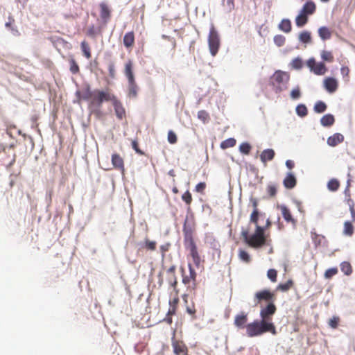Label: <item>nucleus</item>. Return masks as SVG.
<instances>
[{
  "label": "nucleus",
  "instance_id": "obj_45",
  "mask_svg": "<svg viewBox=\"0 0 355 355\" xmlns=\"http://www.w3.org/2000/svg\"><path fill=\"white\" fill-rule=\"evenodd\" d=\"M168 282L171 286L173 288L176 293H178V289L177 288L178 285V279L176 275L169 276L168 278Z\"/></svg>",
  "mask_w": 355,
  "mask_h": 355
},
{
  "label": "nucleus",
  "instance_id": "obj_35",
  "mask_svg": "<svg viewBox=\"0 0 355 355\" xmlns=\"http://www.w3.org/2000/svg\"><path fill=\"white\" fill-rule=\"evenodd\" d=\"M299 40L304 44L311 43V35L310 32L307 31H304L301 32L299 35Z\"/></svg>",
  "mask_w": 355,
  "mask_h": 355
},
{
  "label": "nucleus",
  "instance_id": "obj_12",
  "mask_svg": "<svg viewBox=\"0 0 355 355\" xmlns=\"http://www.w3.org/2000/svg\"><path fill=\"white\" fill-rule=\"evenodd\" d=\"M172 347L175 355H188V348L183 341L175 340L173 337Z\"/></svg>",
  "mask_w": 355,
  "mask_h": 355
},
{
  "label": "nucleus",
  "instance_id": "obj_27",
  "mask_svg": "<svg viewBox=\"0 0 355 355\" xmlns=\"http://www.w3.org/2000/svg\"><path fill=\"white\" fill-rule=\"evenodd\" d=\"M80 49L83 52V55L87 59L89 60L92 58V51L91 47L87 42L83 40L80 43Z\"/></svg>",
  "mask_w": 355,
  "mask_h": 355
},
{
  "label": "nucleus",
  "instance_id": "obj_39",
  "mask_svg": "<svg viewBox=\"0 0 355 355\" xmlns=\"http://www.w3.org/2000/svg\"><path fill=\"white\" fill-rule=\"evenodd\" d=\"M340 187V182L337 179H331L327 184V188L331 191H336Z\"/></svg>",
  "mask_w": 355,
  "mask_h": 355
},
{
  "label": "nucleus",
  "instance_id": "obj_23",
  "mask_svg": "<svg viewBox=\"0 0 355 355\" xmlns=\"http://www.w3.org/2000/svg\"><path fill=\"white\" fill-rule=\"evenodd\" d=\"M99 7L101 17L105 22H107L110 18V10L108 6L103 2L100 3Z\"/></svg>",
  "mask_w": 355,
  "mask_h": 355
},
{
  "label": "nucleus",
  "instance_id": "obj_1",
  "mask_svg": "<svg viewBox=\"0 0 355 355\" xmlns=\"http://www.w3.org/2000/svg\"><path fill=\"white\" fill-rule=\"evenodd\" d=\"M269 332L272 335L277 334L274 323L266 322L262 320H255L246 325V334L249 337H257Z\"/></svg>",
  "mask_w": 355,
  "mask_h": 355
},
{
  "label": "nucleus",
  "instance_id": "obj_3",
  "mask_svg": "<svg viewBox=\"0 0 355 355\" xmlns=\"http://www.w3.org/2000/svg\"><path fill=\"white\" fill-rule=\"evenodd\" d=\"M182 231L185 247L189 250V255L191 257L194 264L198 267L200 263V257L193 237V229L187 225V220L184 223Z\"/></svg>",
  "mask_w": 355,
  "mask_h": 355
},
{
  "label": "nucleus",
  "instance_id": "obj_47",
  "mask_svg": "<svg viewBox=\"0 0 355 355\" xmlns=\"http://www.w3.org/2000/svg\"><path fill=\"white\" fill-rule=\"evenodd\" d=\"M337 273H338L337 268H336V267L331 268L327 269L325 271L324 276L325 279H331L334 275H336Z\"/></svg>",
  "mask_w": 355,
  "mask_h": 355
},
{
  "label": "nucleus",
  "instance_id": "obj_36",
  "mask_svg": "<svg viewBox=\"0 0 355 355\" xmlns=\"http://www.w3.org/2000/svg\"><path fill=\"white\" fill-rule=\"evenodd\" d=\"M293 286V282L291 279L288 280L284 284H279L276 287V291H280L282 292H286L290 290Z\"/></svg>",
  "mask_w": 355,
  "mask_h": 355
},
{
  "label": "nucleus",
  "instance_id": "obj_29",
  "mask_svg": "<svg viewBox=\"0 0 355 355\" xmlns=\"http://www.w3.org/2000/svg\"><path fill=\"white\" fill-rule=\"evenodd\" d=\"M335 122L334 116L331 114L324 115L321 119L320 123L324 127H329L332 125Z\"/></svg>",
  "mask_w": 355,
  "mask_h": 355
},
{
  "label": "nucleus",
  "instance_id": "obj_5",
  "mask_svg": "<svg viewBox=\"0 0 355 355\" xmlns=\"http://www.w3.org/2000/svg\"><path fill=\"white\" fill-rule=\"evenodd\" d=\"M290 80L288 73L281 70L276 71L270 77V83L276 93H279L287 88Z\"/></svg>",
  "mask_w": 355,
  "mask_h": 355
},
{
  "label": "nucleus",
  "instance_id": "obj_24",
  "mask_svg": "<svg viewBox=\"0 0 355 355\" xmlns=\"http://www.w3.org/2000/svg\"><path fill=\"white\" fill-rule=\"evenodd\" d=\"M132 62L129 60L125 64L124 73L128 78V83H133L135 77L132 71Z\"/></svg>",
  "mask_w": 355,
  "mask_h": 355
},
{
  "label": "nucleus",
  "instance_id": "obj_37",
  "mask_svg": "<svg viewBox=\"0 0 355 355\" xmlns=\"http://www.w3.org/2000/svg\"><path fill=\"white\" fill-rule=\"evenodd\" d=\"M236 144V141L234 138H228L220 143V148L222 149H227L229 148L234 147Z\"/></svg>",
  "mask_w": 355,
  "mask_h": 355
},
{
  "label": "nucleus",
  "instance_id": "obj_53",
  "mask_svg": "<svg viewBox=\"0 0 355 355\" xmlns=\"http://www.w3.org/2000/svg\"><path fill=\"white\" fill-rule=\"evenodd\" d=\"M239 150L242 153L248 155L251 150V146L248 143H242L239 146Z\"/></svg>",
  "mask_w": 355,
  "mask_h": 355
},
{
  "label": "nucleus",
  "instance_id": "obj_10",
  "mask_svg": "<svg viewBox=\"0 0 355 355\" xmlns=\"http://www.w3.org/2000/svg\"><path fill=\"white\" fill-rule=\"evenodd\" d=\"M306 65L316 75H324L327 71L325 64L323 62L317 63L314 58L309 59Z\"/></svg>",
  "mask_w": 355,
  "mask_h": 355
},
{
  "label": "nucleus",
  "instance_id": "obj_58",
  "mask_svg": "<svg viewBox=\"0 0 355 355\" xmlns=\"http://www.w3.org/2000/svg\"><path fill=\"white\" fill-rule=\"evenodd\" d=\"M177 141L178 138L176 134L173 131L169 130L168 132V141L171 144H174Z\"/></svg>",
  "mask_w": 355,
  "mask_h": 355
},
{
  "label": "nucleus",
  "instance_id": "obj_40",
  "mask_svg": "<svg viewBox=\"0 0 355 355\" xmlns=\"http://www.w3.org/2000/svg\"><path fill=\"white\" fill-rule=\"evenodd\" d=\"M313 109L317 113H322L327 110V105L322 101H318L315 104Z\"/></svg>",
  "mask_w": 355,
  "mask_h": 355
},
{
  "label": "nucleus",
  "instance_id": "obj_61",
  "mask_svg": "<svg viewBox=\"0 0 355 355\" xmlns=\"http://www.w3.org/2000/svg\"><path fill=\"white\" fill-rule=\"evenodd\" d=\"M206 188V184L205 182L198 183L195 188V190L198 193H202Z\"/></svg>",
  "mask_w": 355,
  "mask_h": 355
},
{
  "label": "nucleus",
  "instance_id": "obj_28",
  "mask_svg": "<svg viewBox=\"0 0 355 355\" xmlns=\"http://www.w3.org/2000/svg\"><path fill=\"white\" fill-rule=\"evenodd\" d=\"M178 293H176V296L171 300L169 301V309L168 311V315H175L177 311L178 305L179 303Z\"/></svg>",
  "mask_w": 355,
  "mask_h": 355
},
{
  "label": "nucleus",
  "instance_id": "obj_16",
  "mask_svg": "<svg viewBox=\"0 0 355 355\" xmlns=\"http://www.w3.org/2000/svg\"><path fill=\"white\" fill-rule=\"evenodd\" d=\"M248 322V314L242 312L235 316L234 325L238 328H245Z\"/></svg>",
  "mask_w": 355,
  "mask_h": 355
},
{
  "label": "nucleus",
  "instance_id": "obj_11",
  "mask_svg": "<svg viewBox=\"0 0 355 355\" xmlns=\"http://www.w3.org/2000/svg\"><path fill=\"white\" fill-rule=\"evenodd\" d=\"M110 101L112 103L116 117L120 120L123 119L125 116V110L121 102L114 94Z\"/></svg>",
  "mask_w": 355,
  "mask_h": 355
},
{
  "label": "nucleus",
  "instance_id": "obj_4",
  "mask_svg": "<svg viewBox=\"0 0 355 355\" xmlns=\"http://www.w3.org/2000/svg\"><path fill=\"white\" fill-rule=\"evenodd\" d=\"M188 267L189 270V275H185L184 269L182 268V283L187 286L186 293L182 295V299L185 303H187V299L190 295L196 294L197 287V274L191 263L188 264Z\"/></svg>",
  "mask_w": 355,
  "mask_h": 355
},
{
  "label": "nucleus",
  "instance_id": "obj_42",
  "mask_svg": "<svg viewBox=\"0 0 355 355\" xmlns=\"http://www.w3.org/2000/svg\"><path fill=\"white\" fill-rule=\"evenodd\" d=\"M239 257L241 260L245 263H249L250 261V256L248 252L244 250L240 249L239 250Z\"/></svg>",
  "mask_w": 355,
  "mask_h": 355
},
{
  "label": "nucleus",
  "instance_id": "obj_62",
  "mask_svg": "<svg viewBox=\"0 0 355 355\" xmlns=\"http://www.w3.org/2000/svg\"><path fill=\"white\" fill-rule=\"evenodd\" d=\"M132 147L137 153L144 155V152L139 148V144L137 140H133L132 141Z\"/></svg>",
  "mask_w": 355,
  "mask_h": 355
},
{
  "label": "nucleus",
  "instance_id": "obj_51",
  "mask_svg": "<svg viewBox=\"0 0 355 355\" xmlns=\"http://www.w3.org/2000/svg\"><path fill=\"white\" fill-rule=\"evenodd\" d=\"M129 84V94L133 97L137 96V86L136 85L135 80H133V83H128Z\"/></svg>",
  "mask_w": 355,
  "mask_h": 355
},
{
  "label": "nucleus",
  "instance_id": "obj_22",
  "mask_svg": "<svg viewBox=\"0 0 355 355\" xmlns=\"http://www.w3.org/2000/svg\"><path fill=\"white\" fill-rule=\"evenodd\" d=\"M275 155V153L274 150L270 148L266 149L261 152L260 159L263 164H266L267 162L272 160Z\"/></svg>",
  "mask_w": 355,
  "mask_h": 355
},
{
  "label": "nucleus",
  "instance_id": "obj_59",
  "mask_svg": "<svg viewBox=\"0 0 355 355\" xmlns=\"http://www.w3.org/2000/svg\"><path fill=\"white\" fill-rule=\"evenodd\" d=\"M171 245L170 243H166L160 245L159 250L163 257L165 256L166 252H167L169 250Z\"/></svg>",
  "mask_w": 355,
  "mask_h": 355
},
{
  "label": "nucleus",
  "instance_id": "obj_52",
  "mask_svg": "<svg viewBox=\"0 0 355 355\" xmlns=\"http://www.w3.org/2000/svg\"><path fill=\"white\" fill-rule=\"evenodd\" d=\"M182 199L185 203L190 206L191 202H192V196L191 193L189 192V191H187L184 192L182 196Z\"/></svg>",
  "mask_w": 355,
  "mask_h": 355
},
{
  "label": "nucleus",
  "instance_id": "obj_20",
  "mask_svg": "<svg viewBox=\"0 0 355 355\" xmlns=\"http://www.w3.org/2000/svg\"><path fill=\"white\" fill-rule=\"evenodd\" d=\"M344 141V136L340 133H335L327 139V144L334 147Z\"/></svg>",
  "mask_w": 355,
  "mask_h": 355
},
{
  "label": "nucleus",
  "instance_id": "obj_46",
  "mask_svg": "<svg viewBox=\"0 0 355 355\" xmlns=\"http://www.w3.org/2000/svg\"><path fill=\"white\" fill-rule=\"evenodd\" d=\"M285 42L286 37L282 35H277L274 37V42L279 47L284 46Z\"/></svg>",
  "mask_w": 355,
  "mask_h": 355
},
{
  "label": "nucleus",
  "instance_id": "obj_63",
  "mask_svg": "<svg viewBox=\"0 0 355 355\" xmlns=\"http://www.w3.org/2000/svg\"><path fill=\"white\" fill-rule=\"evenodd\" d=\"M187 312L191 315L192 318H196V309L195 308V306L194 304H193L191 306H187Z\"/></svg>",
  "mask_w": 355,
  "mask_h": 355
},
{
  "label": "nucleus",
  "instance_id": "obj_54",
  "mask_svg": "<svg viewBox=\"0 0 355 355\" xmlns=\"http://www.w3.org/2000/svg\"><path fill=\"white\" fill-rule=\"evenodd\" d=\"M340 322V318L338 316H333L329 320V325L332 329H336L338 327Z\"/></svg>",
  "mask_w": 355,
  "mask_h": 355
},
{
  "label": "nucleus",
  "instance_id": "obj_55",
  "mask_svg": "<svg viewBox=\"0 0 355 355\" xmlns=\"http://www.w3.org/2000/svg\"><path fill=\"white\" fill-rule=\"evenodd\" d=\"M156 245H157V243L155 241H150L148 239H145L144 245L147 250H149L151 251L155 250L156 249Z\"/></svg>",
  "mask_w": 355,
  "mask_h": 355
},
{
  "label": "nucleus",
  "instance_id": "obj_26",
  "mask_svg": "<svg viewBox=\"0 0 355 355\" xmlns=\"http://www.w3.org/2000/svg\"><path fill=\"white\" fill-rule=\"evenodd\" d=\"M8 153L9 154L8 159L3 161V165L8 168L15 162L16 155L11 146L8 149Z\"/></svg>",
  "mask_w": 355,
  "mask_h": 355
},
{
  "label": "nucleus",
  "instance_id": "obj_38",
  "mask_svg": "<svg viewBox=\"0 0 355 355\" xmlns=\"http://www.w3.org/2000/svg\"><path fill=\"white\" fill-rule=\"evenodd\" d=\"M340 270L345 275H350L352 272V266L347 261H343L340 263Z\"/></svg>",
  "mask_w": 355,
  "mask_h": 355
},
{
  "label": "nucleus",
  "instance_id": "obj_14",
  "mask_svg": "<svg viewBox=\"0 0 355 355\" xmlns=\"http://www.w3.org/2000/svg\"><path fill=\"white\" fill-rule=\"evenodd\" d=\"M93 91L91 90L89 86L86 87L81 91L76 92L78 102L80 103L82 101H90L92 97Z\"/></svg>",
  "mask_w": 355,
  "mask_h": 355
},
{
  "label": "nucleus",
  "instance_id": "obj_50",
  "mask_svg": "<svg viewBox=\"0 0 355 355\" xmlns=\"http://www.w3.org/2000/svg\"><path fill=\"white\" fill-rule=\"evenodd\" d=\"M70 64V71L73 74H76L79 72V67L78 64L76 63V60L73 58H71L69 60Z\"/></svg>",
  "mask_w": 355,
  "mask_h": 355
},
{
  "label": "nucleus",
  "instance_id": "obj_56",
  "mask_svg": "<svg viewBox=\"0 0 355 355\" xmlns=\"http://www.w3.org/2000/svg\"><path fill=\"white\" fill-rule=\"evenodd\" d=\"M198 117L199 119L202 121L204 123L207 121L209 119V116L207 112L205 110H200L198 112Z\"/></svg>",
  "mask_w": 355,
  "mask_h": 355
},
{
  "label": "nucleus",
  "instance_id": "obj_57",
  "mask_svg": "<svg viewBox=\"0 0 355 355\" xmlns=\"http://www.w3.org/2000/svg\"><path fill=\"white\" fill-rule=\"evenodd\" d=\"M291 64H292V67L294 69H301L302 67L303 62H302V60L300 58H296L293 60V61L291 62Z\"/></svg>",
  "mask_w": 355,
  "mask_h": 355
},
{
  "label": "nucleus",
  "instance_id": "obj_44",
  "mask_svg": "<svg viewBox=\"0 0 355 355\" xmlns=\"http://www.w3.org/2000/svg\"><path fill=\"white\" fill-rule=\"evenodd\" d=\"M260 216V212L259 210H253L250 218V222L254 223L256 227L259 225L258 219Z\"/></svg>",
  "mask_w": 355,
  "mask_h": 355
},
{
  "label": "nucleus",
  "instance_id": "obj_9",
  "mask_svg": "<svg viewBox=\"0 0 355 355\" xmlns=\"http://www.w3.org/2000/svg\"><path fill=\"white\" fill-rule=\"evenodd\" d=\"M277 307L275 304V302H270V303L267 304L265 306H261L260 310V317L261 320L266 321V322L273 323L272 322V316L276 313Z\"/></svg>",
  "mask_w": 355,
  "mask_h": 355
},
{
  "label": "nucleus",
  "instance_id": "obj_6",
  "mask_svg": "<svg viewBox=\"0 0 355 355\" xmlns=\"http://www.w3.org/2000/svg\"><path fill=\"white\" fill-rule=\"evenodd\" d=\"M112 94L103 90H94L92 97L89 103V108L92 110L99 109L104 101H110Z\"/></svg>",
  "mask_w": 355,
  "mask_h": 355
},
{
  "label": "nucleus",
  "instance_id": "obj_2",
  "mask_svg": "<svg viewBox=\"0 0 355 355\" xmlns=\"http://www.w3.org/2000/svg\"><path fill=\"white\" fill-rule=\"evenodd\" d=\"M241 234L245 243L251 248H259L266 244L265 228L260 225L256 227L252 235L249 234L248 230H242Z\"/></svg>",
  "mask_w": 355,
  "mask_h": 355
},
{
  "label": "nucleus",
  "instance_id": "obj_43",
  "mask_svg": "<svg viewBox=\"0 0 355 355\" xmlns=\"http://www.w3.org/2000/svg\"><path fill=\"white\" fill-rule=\"evenodd\" d=\"M296 112L300 116L304 117L307 115L308 111L304 105L300 104L297 106Z\"/></svg>",
  "mask_w": 355,
  "mask_h": 355
},
{
  "label": "nucleus",
  "instance_id": "obj_41",
  "mask_svg": "<svg viewBox=\"0 0 355 355\" xmlns=\"http://www.w3.org/2000/svg\"><path fill=\"white\" fill-rule=\"evenodd\" d=\"M321 58L324 61L332 62L334 61V56L331 51H322L321 52Z\"/></svg>",
  "mask_w": 355,
  "mask_h": 355
},
{
  "label": "nucleus",
  "instance_id": "obj_17",
  "mask_svg": "<svg viewBox=\"0 0 355 355\" xmlns=\"http://www.w3.org/2000/svg\"><path fill=\"white\" fill-rule=\"evenodd\" d=\"M315 10V3L312 1H309L304 4L300 12L309 17V15L314 14Z\"/></svg>",
  "mask_w": 355,
  "mask_h": 355
},
{
  "label": "nucleus",
  "instance_id": "obj_25",
  "mask_svg": "<svg viewBox=\"0 0 355 355\" xmlns=\"http://www.w3.org/2000/svg\"><path fill=\"white\" fill-rule=\"evenodd\" d=\"M135 44V34L133 31L128 32L123 37V44L126 48L132 47Z\"/></svg>",
  "mask_w": 355,
  "mask_h": 355
},
{
  "label": "nucleus",
  "instance_id": "obj_34",
  "mask_svg": "<svg viewBox=\"0 0 355 355\" xmlns=\"http://www.w3.org/2000/svg\"><path fill=\"white\" fill-rule=\"evenodd\" d=\"M222 6L225 12H230L234 9V0H223Z\"/></svg>",
  "mask_w": 355,
  "mask_h": 355
},
{
  "label": "nucleus",
  "instance_id": "obj_30",
  "mask_svg": "<svg viewBox=\"0 0 355 355\" xmlns=\"http://www.w3.org/2000/svg\"><path fill=\"white\" fill-rule=\"evenodd\" d=\"M318 35L320 37L322 40H327L331 38V31L329 30V28L326 26H322L319 28L318 31Z\"/></svg>",
  "mask_w": 355,
  "mask_h": 355
},
{
  "label": "nucleus",
  "instance_id": "obj_31",
  "mask_svg": "<svg viewBox=\"0 0 355 355\" xmlns=\"http://www.w3.org/2000/svg\"><path fill=\"white\" fill-rule=\"evenodd\" d=\"M352 221H345L343 227V234L347 236H352L354 232V227Z\"/></svg>",
  "mask_w": 355,
  "mask_h": 355
},
{
  "label": "nucleus",
  "instance_id": "obj_21",
  "mask_svg": "<svg viewBox=\"0 0 355 355\" xmlns=\"http://www.w3.org/2000/svg\"><path fill=\"white\" fill-rule=\"evenodd\" d=\"M296 178L291 173H288L283 180L284 186L288 189L294 188L296 186Z\"/></svg>",
  "mask_w": 355,
  "mask_h": 355
},
{
  "label": "nucleus",
  "instance_id": "obj_32",
  "mask_svg": "<svg viewBox=\"0 0 355 355\" xmlns=\"http://www.w3.org/2000/svg\"><path fill=\"white\" fill-rule=\"evenodd\" d=\"M279 28L285 32V33H290L292 29L291 22L290 19H284L281 21V22L279 24Z\"/></svg>",
  "mask_w": 355,
  "mask_h": 355
},
{
  "label": "nucleus",
  "instance_id": "obj_33",
  "mask_svg": "<svg viewBox=\"0 0 355 355\" xmlns=\"http://www.w3.org/2000/svg\"><path fill=\"white\" fill-rule=\"evenodd\" d=\"M308 20V16L300 12L295 18V24L297 27L301 28L307 24Z\"/></svg>",
  "mask_w": 355,
  "mask_h": 355
},
{
  "label": "nucleus",
  "instance_id": "obj_64",
  "mask_svg": "<svg viewBox=\"0 0 355 355\" xmlns=\"http://www.w3.org/2000/svg\"><path fill=\"white\" fill-rule=\"evenodd\" d=\"M340 73L344 78H347L348 80L349 75V69L347 67H342L340 69Z\"/></svg>",
  "mask_w": 355,
  "mask_h": 355
},
{
  "label": "nucleus",
  "instance_id": "obj_13",
  "mask_svg": "<svg viewBox=\"0 0 355 355\" xmlns=\"http://www.w3.org/2000/svg\"><path fill=\"white\" fill-rule=\"evenodd\" d=\"M111 160L113 167L123 173L125 171V165L123 157L118 153H114L112 155Z\"/></svg>",
  "mask_w": 355,
  "mask_h": 355
},
{
  "label": "nucleus",
  "instance_id": "obj_49",
  "mask_svg": "<svg viewBox=\"0 0 355 355\" xmlns=\"http://www.w3.org/2000/svg\"><path fill=\"white\" fill-rule=\"evenodd\" d=\"M267 277L272 282H276L277 279V272L275 269H269L267 272Z\"/></svg>",
  "mask_w": 355,
  "mask_h": 355
},
{
  "label": "nucleus",
  "instance_id": "obj_18",
  "mask_svg": "<svg viewBox=\"0 0 355 355\" xmlns=\"http://www.w3.org/2000/svg\"><path fill=\"white\" fill-rule=\"evenodd\" d=\"M311 237L315 248L324 245L327 243L325 237L323 235L317 234L314 231L311 232Z\"/></svg>",
  "mask_w": 355,
  "mask_h": 355
},
{
  "label": "nucleus",
  "instance_id": "obj_48",
  "mask_svg": "<svg viewBox=\"0 0 355 355\" xmlns=\"http://www.w3.org/2000/svg\"><path fill=\"white\" fill-rule=\"evenodd\" d=\"M267 193L270 197H274L277 194V186L275 184H269L266 188Z\"/></svg>",
  "mask_w": 355,
  "mask_h": 355
},
{
  "label": "nucleus",
  "instance_id": "obj_19",
  "mask_svg": "<svg viewBox=\"0 0 355 355\" xmlns=\"http://www.w3.org/2000/svg\"><path fill=\"white\" fill-rule=\"evenodd\" d=\"M282 216L287 223H291L293 225L296 224V220L293 217L290 209L285 205L279 206Z\"/></svg>",
  "mask_w": 355,
  "mask_h": 355
},
{
  "label": "nucleus",
  "instance_id": "obj_7",
  "mask_svg": "<svg viewBox=\"0 0 355 355\" xmlns=\"http://www.w3.org/2000/svg\"><path fill=\"white\" fill-rule=\"evenodd\" d=\"M276 301V295L268 289H263L255 293L254 302L255 305H262L263 302L270 303Z\"/></svg>",
  "mask_w": 355,
  "mask_h": 355
},
{
  "label": "nucleus",
  "instance_id": "obj_15",
  "mask_svg": "<svg viewBox=\"0 0 355 355\" xmlns=\"http://www.w3.org/2000/svg\"><path fill=\"white\" fill-rule=\"evenodd\" d=\"M324 87L329 93H334L338 87V81L334 78H326L324 80Z\"/></svg>",
  "mask_w": 355,
  "mask_h": 355
},
{
  "label": "nucleus",
  "instance_id": "obj_60",
  "mask_svg": "<svg viewBox=\"0 0 355 355\" xmlns=\"http://www.w3.org/2000/svg\"><path fill=\"white\" fill-rule=\"evenodd\" d=\"M301 92L299 87H297L296 88L293 89L291 92V96L293 99H297L300 97Z\"/></svg>",
  "mask_w": 355,
  "mask_h": 355
},
{
  "label": "nucleus",
  "instance_id": "obj_8",
  "mask_svg": "<svg viewBox=\"0 0 355 355\" xmlns=\"http://www.w3.org/2000/svg\"><path fill=\"white\" fill-rule=\"evenodd\" d=\"M208 44L211 54L215 56L219 50L220 42L219 35L214 25H211L209 30Z\"/></svg>",
  "mask_w": 355,
  "mask_h": 355
}]
</instances>
